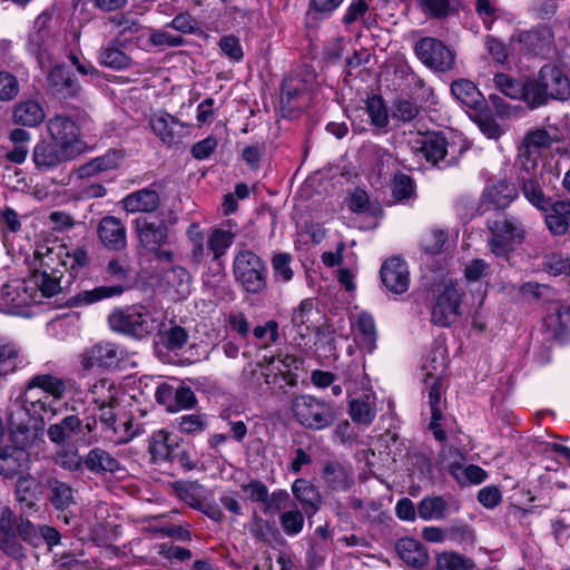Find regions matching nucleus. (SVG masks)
Returning <instances> with one entry per match:
<instances>
[{
    "instance_id": "1",
    "label": "nucleus",
    "mask_w": 570,
    "mask_h": 570,
    "mask_svg": "<svg viewBox=\"0 0 570 570\" xmlns=\"http://www.w3.org/2000/svg\"><path fill=\"white\" fill-rule=\"evenodd\" d=\"M102 278L109 284L77 293L71 297L72 305H89L122 295L132 287L130 264L125 258L110 259L102 271Z\"/></svg>"
},
{
    "instance_id": "2",
    "label": "nucleus",
    "mask_w": 570,
    "mask_h": 570,
    "mask_svg": "<svg viewBox=\"0 0 570 570\" xmlns=\"http://www.w3.org/2000/svg\"><path fill=\"white\" fill-rule=\"evenodd\" d=\"M233 275L236 283L247 294L259 295L267 288V264L258 254L248 248H240L235 254Z\"/></svg>"
},
{
    "instance_id": "3",
    "label": "nucleus",
    "mask_w": 570,
    "mask_h": 570,
    "mask_svg": "<svg viewBox=\"0 0 570 570\" xmlns=\"http://www.w3.org/2000/svg\"><path fill=\"white\" fill-rule=\"evenodd\" d=\"M291 411L295 421L304 429L321 431L336 421V411L332 403L309 394L294 395Z\"/></svg>"
},
{
    "instance_id": "4",
    "label": "nucleus",
    "mask_w": 570,
    "mask_h": 570,
    "mask_svg": "<svg viewBox=\"0 0 570 570\" xmlns=\"http://www.w3.org/2000/svg\"><path fill=\"white\" fill-rule=\"evenodd\" d=\"M135 223L140 247L159 263H173V234L164 220L150 222L147 218H138Z\"/></svg>"
},
{
    "instance_id": "5",
    "label": "nucleus",
    "mask_w": 570,
    "mask_h": 570,
    "mask_svg": "<svg viewBox=\"0 0 570 570\" xmlns=\"http://www.w3.org/2000/svg\"><path fill=\"white\" fill-rule=\"evenodd\" d=\"M117 406L99 410V438L114 444H125L144 432L142 425L136 423L131 415L118 414Z\"/></svg>"
},
{
    "instance_id": "6",
    "label": "nucleus",
    "mask_w": 570,
    "mask_h": 570,
    "mask_svg": "<svg viewBox=\"0 0 570 570\" xmlns=\"http://www.w3.org/2000/svg\"><path fill=\"white\" fill-rule=\"evenodd\" d=\"M108 323L112 331L137 338L149 335L156 327L153 315L142 306L115 309Z\"/></svg>"
},
{
    "instance_id": "7",
    "label": "nucleus",
    "mask_w": 570,
    "mask_h": 570,
    "mask_svg": "<svg viewBox=\"0 0 570 570\" xmlns=\"http://www.w3.org/2000/svg\"><path fill=\"white\" fill-rule=\"evenodd\" d=\"M487 226L491 233L488 246L497 257H508L513 250V243H521L524 238L523 225L513 216L489 220Z\"/></svg>"
},
{
    "instance_id": "8",
    "label": "nucleus",
    "mask_w": 570,
    "mask_h": 570,
    "mask_svg": "<svg viewBox=\"0 0 570 570\" xmlns=\"http://www.w3.org/2000/svg\"><path fill=\"white\" fill-rule=\"evenodd\" d=\"M81 366L91 370L97 366L105 370H120L128 358L127 351L119 344L101 341L86 348L81 354Z\"/></svg>"
},
{
    "instance_id": "9",
    "label": "nucleus",
    "mask_w": 570,
    "mask_h": 570,
    "mask_svg": "<svg viewBox=\"0 0 570 570\" xmlns=\"http://www.w3.org/2000/svg\"><path fill=\"white\" fill-rule=\"evenodd\" d=\"M414 52L420 61L428 68L446 72L455 62V56L440 39L423 37L414 45Z\"/></svg>"
},
{
    "instance_id": "10",
    "label": "nucleus",
    "mask_w": 570,
    "mask_h": 570,
    "mask_svg": "<svg viewBox=\"0 0 570 570\" xmlns=\"http://www.w3.org/2000/svg\"><path fill=\"white\" fill-rule=\"evenodd\" d=\"M47 132L50 139L65 150L78 155L81 150V129L77 121L65 114H56L47 120Z\"/></svg>"
},
{
    "instance_id": "11",
    "label": "nucleus",
    "mask_w": 570,
    "mask_h": 570,
    "mask_svg": "<svg viewBox=\"0 0 570 570\" xmlns=\"http://www.w3.org/2000/svg\"><path fill=\"white\" fill-rule=\"evenodd\" d=\"M7 415L8 428L14 444L29 445L37 436L39 429H36L35 421L20 396L10 402Z\"/></svg>"
},
{
    "instance_id": "12",
    "label": "nucleus",
    "mask_w": 570,
    "mask_h": 570,
    "mask_svg": "<svg viewBox=\"0 0 570 570\" xmlns=\"http://www.w3.org/2000/svg\"><path fill=\"white\" fill-rule=\"evenodd\" d=\"M463 292L455 284H448L439 293L431 309V322L440 327L453 324L460 315Z\"/></svg>"
},
{
    "instance_id": "13",
    "label": "nucleus",
    "mask_w": 570,
    "mask_h": 570,
    "mask_svg": "<svg viewBox=\"0 0 570 570\" xmlns=\"http://www.w3.org/2000/svg\"><path fill=\"white\" fill-rule=\"evenodd\" d=\"M411 151L432 166H439L448 155V139L442 131L417 132L409 141Z\"/></svg>"
},
{
    "instance_id": "14",
    "label": "nucleus",
    "mask_w": 570,
    "mask_h": 570,
    "mask_svg": "<svg viewBox=\"0 0 570 570\" xmlns=\"http://www.w3.org/2000/svg\"><path fill=\"white\" fill-rule=\"evenodd\" d=\"M553 41L554 35L547 26L517 31L511 36V42L518 43L520 51L532 56H547L551 51Z\"/></svg>"
},
{
    "instance_id": "15",
    "label": "nucleus",
    "mask_w": 570,
    "mask_h": 570,
    "mask_svg": "<svg viewBox=\"0 0 570 570\" xmlns=\"http://www.w3.org/2000/svg\"><path fill=\"white\" fill-rule=\"evenodd\" d=\"M149 125L154 134L168 147L178 144L188 128L187 124L165 110L153 112Z\"/></svg>"
},
{
    "instance_id": "16",
    "label": "nucleus",
    "mask_w": 570,
    "mask_h": 570,
    "mask_svg": "<svg viewBox=\"0 0 570 570\" xmlns=\"http://www.w3.org/2000/svg\"><path fill=\"white\" fill-rule=\"evenodd\" d=\"M75 157L76 155L69 150H65L60 145L52 140H39L32 150L33 165L40 173L50 171Z\"/></svg>"
},
{
    "instance_id": "17",
    "label": "nucleus",
    "mask_w": 570,
    "mask_h": 570,
    "mask_svg": "<svg viewBox=\"0 0 570 570\" xmlns=\"http://www.w3.org/2000/svg\"><path fill=\"white\" fill-rule=\"evenodd\" d=\"M16 513L11 508H0V551L19 560L26 557V549L14 530Z\"/></svg>"
},
{
    "instance_id": "18",
    "label": "nucleus",
    "mask_w": 570,
    "mask_h": 570,
    "mask_svg": "<svg viewBox=\"0 0 570 570\" xmlns=\"http://www.w3.org/2000/svg\"><path fill=\"white\" fill-rule=\"evenodd\" d=\"M321 479L331 492H347L355 483L353 468L338 460H326L323 463Z\"/></svg>"
},
{
    "instance_id": "19",
    "label": "nucleus",
    "mask_w": 570,
    "mask_h": 570,
    "mask_svg": "<svg viewBox=\"0 0 570 570\" xmlns=\"http://www.w3.org/2000/svg\"><path fill=\"white\" fill-rule=\"evenodd\" d=\"M318 315L320 311L315 307L312 298L303 299L298 307L293 311L291 323L296 335L299 336L298 345H306L311 334L318 332L315 320Z\"/></svg>"
},
{
    "instance_id": "20",
    "label": "nucleus",
    "mask_w": 570,
    "mask_h": 570,
    "mask_svg": "<svg viewBox=\"0 0 570 570\" xmlns=\"http://www.w3.org/2000/svg\"><path fill=\"white\" fill-rule=\"evenodd\" d=\"M381 281L386 289L394 294H402L409 289L410 273L406 263L400 257L386 259L380 271Z\"/></svg>"
},
{
    "instance_id": "21",
    "label": "nucleus",
    "mask_w": 570,
    "mask_h": 570,
    "mask_svg": "<svg viewBox=\"0 0 570 570\" xmlns=\"http://www.w3.org/2000/svg\"><path fill=\"white\" fill-rule=\"evenodd\" d=\"M47 82L51 92L63 99L76 98L81 91V86L66 65L53 66L48 76Z\"/></svg>"
},
{
    "instance_id": "22",
    "label": "nucleus",
    "mask_w": 570,
    "mask_h": 570,
    "mask_svg": "<svg viewBox=\"0 0 570 570\" xmlns=\"http://www.w3.org/2000/svg\"><path fill=\"white\" fill-rule=\"evenodd\" d=\"M97 234L104 247L109 250L121 252L127 247V229L118 217H102L97 226Z\"/></svg>"
},
{
    "instance_id": "23",
    "label": "nucleus",
    "mask_w": 570,
    "mask_h": 570,
    "mask_svg": "<svg viewBox=\"0 0 570 570\" xmlns=\"http://www.w3.org/2000/svg\"><path fill=\"white\" fill-rule=\"evenodd\" d=\"M539 75L551 100L566 101L570 98V79L567 73L554 65H543Z\"/></svg>"
},
{
    "instance_id": "24",
    "label": "nucleus",
    "mask_w": 570,
    "mask_h": 570,
    "mask_svg": "<svg viewBox=\"0 0 570 570\" xmlns=\"http://www.w3.org/2000/svg\"><path fill=\"white\" fill-rule=\"evenodd\" d=\"M50 261H53V258L48 249V254L40 258L39 268L32 274L35 285L46 297H52L61 292L60 278L62 277V272L52 267Z\"/></svg>"
},
{
    "instance_id": "25",
    "label": "nucleus",
    "mask_w": 570,
    "mask_h": 570,
    "mask_svg": "<svg viewBox=\"0 0 570 570\" xmlns=\"http://www.w3.org/2000/svg\"><path fill=\"white\" fill-rule=\"evenodd\" d=\"M27 445L16 444L0 450V475L12 479L28 469L30 455Z\"/></svg>"
},
{
    "instance_id": "26",
    "label": "nucleus",
    "mask_w": 570,
    "mask_h": 570,
    "mask_svg": "<svg viewBox=\"0 0 570 570\" xmlns=\"http://www.w3.org/2000/svg\"><path fill=\"white\" fill-rule=\"evenodd\" d=\"M48 439L51 443L65 446L82 435V421L78 415L70 414L59 422L50 424L47 430Z\"/></svg>"
},
{
    "instance_id": "27",
    "label": "nucleus",
    "mask_w": 570,
    "mask_h": 570,
    "mask_svg": "<svg viewBox=\"0 0 570 570\" xmlns=\"http://www.w3.org/2000/svg\"><path fill=\"white\" fill-rule=\"evenodd\" d=\"M88 395L97 411L104 407L119 406L120 387L112 379L100 377L88 383Z\"/></svg>"
},
{
    "instance_id": "28",
    "label": "nucleus",
    "mask_w": 570,
    "mask_h": 570,
    "mask_svg": "<svg viewBox=\"0 0 570 570\" xmlns=\"http://www.w3.org/2000/svg\"><path fill=\"white\" fill-rule=\"evenodd\" d=\"M309 95L299 80L287 78L283 81L281 87V104L283 111L288 114L302 111L307 107Z\"/></svg>"
},
{
    "instance_id": "29",
    "label": "nucleus",
    "mask_w": 570,
    "mask_h": 570,
    "mask_svg": "<svg viewBox=\"0 0 570 570\" xmlns=\"http://www.w3.org/2000/svg\"><path fill=\"white\" fill-rule=\"evenodd\" d=\"M48 490V501L57 511L66 512L70 507L76 505V490L69 484L56 476L46 479Z\"/></svg>"
},
{
    "instance_id": "30",
    "label": "nucleus",
    "mask_w": 570,
    "mask_h": 570,
    "mask_svg": "<svg viewBox=\"0 0 570 570\" xmlns=\"http://www.w3.org/2000/svg\"><path fill=\"white\" fill-rule=\"evenodd\" d=\"M517 196L518 190L514 184L507 179H499L485 187L482 199L494 209H505Z\"/></svg>"
},
{
    "instance_id": "31",
    "label": "nucleus",
    "mask_w": 570,
    "mask_h": 570,
    "mask_svg": "<svg viewBox=\"0 0 570 570\" xmlns=\"http://www.w3.org/2000/svg\"><path fill=\"white\" fill-rule=\"evenodd\" d=\"M14 495L24 508L33 509L43 497V484L30 473L20 475L14 485Z\"/></svg>"
},
{
    "instance_id": "32",
    "label": "nucleus",
    "mask_w": 570,
    "mask_h": 570,
    "mask_svg": "<svg viewBox=\"0 0 570 570\" xmlns=\"http://www.w3.org/2000/svg\"><path fill=\"white\" fill-rule=\"evenodd\" d=\"M395 551L400 559L409 567L420 569L429 562V553L425 547L415 539L402 538L397 540Z\"/></svg>"
},
{
    "instance_id": "33",
    "label": "nucleus",
    "mask_w": 570,
    "mask_h": 570,
    "mask_svg": "<svg viewBox=\"0 0 570 570\" xmlns=\"http://www.w3.org/2000/svg\"><path fill=\"white\" fill-rule=\"evenodd\" d=\"M121 204L128 213H153L159 207L160 197L155 189L142 188L127 195Z\"/></svg>"
},
{
    "instance_id": "34",
    "label": "nucleus",
    "mask_w": 570,
    "mask_h": 570,
    "mask_svg": "<svg viewBox=\"0 0 570 570\" xmlns=\"http://www.w3.org/2000/svg\"><path fill=\"white\" fill-rule=\"evenodd\" d=\"M30 412L32 420L35 421L36 429L42 430L45 420H51L57 415V410L48 402V396L36 397L33 392L24 389L19 395Z\"/></svg>"
},
{
    "instance_id": "35",
    "label": "nucleus",
    "mask_w": 570,
    "mask_h": 570,
    "mask_svg": "<svg viewBox=\"0 0 570 570\" xmlns=\"http://www.w3.org/2000/svg\"><path fill=\"white\" fill-rule=\"evenodd\" d=\"M293 495L307 515H313L320 509L322 503L321 494L317 488L306 479H297L292 484Z\"/></svg>"
},
{
    "instance_id": "36",
    "label": "nucleus",
    "mask_w": 570,
    "mask_h": 570,
    "mask_svg": "<svg viewBox=\"0 0 570 570\" xmlns=\"http://www.w3.org/2000/svg\"><path fill=\"white\" fill-rule=\"evenodd\" d=\"M45 118V110L37 100L28 99L13 107L12 120L16 125L33 128L39 126Z\"/></svg>"
},
{
    "instance_id": "37",
    "label": "nucleus",
    "mask_w": 570,
    "mask_h": 570,
    "mask_svg": "<svg viewBox=\"0 0 570 570\" xmlns=\"http://www.w3.org/2000/svg\"><path fill=\"white\" fill-rule=\"evenodd\" d=\"M348 414L354 423L370 425L376 416V397L373 393H364L348 403Z\"/></svg>"
},
{
    "instance_id": "38",
    "label": "nucleus",
    "mask_w": 570,
    "mask_h": 570,
    "mask_svg": "<svg viewBox=\"0 0 570 570\" xmlns=\"http://www.w3.org/2000/svg\"><path fill=\"white\" fill-rule=\"evenodd\" d=\"M83 465L95 474L116 473L121 470L119 461L101 448L91 449L83 458Z\"/></svg>"
},
{
    "instance_id": "39",
    "label": "nucleus",
    "mask_w": 570,
    "mask_h": 570,
    "mask_svg": "<svg viewBox=\"0 0 570 570\" xmlns=\"http://www.w3.org/2000/svg\"><path fill=\"white\" fill-rule=\"evenodd\" d=\"M120 155L116 150H109L102 156L96 157L79 166L75 174L79 179L91 178L100 173L116 169L119 165Z\"/></svg>"
},
{
    "instance_id": "40",
    "label": "nucleus",
    "mask_w": 570,
    "mask_h": 570,
    "mask_svg": "<svg viewBox=\"0 0 570 570\" xmlns=\"http://www.w3.org/2000/svg\"><path fill=\"white\" fill-rule=\"evenodd\" d=\"M570 306L560 305L556 313L550 314L544 320V327L550 336L559 342H566L570 338Z\"/></svg>"
},
{
    "instance_id": "41",
    "label": "nucleus",
    "mask_w": 570,
    "mask_h": 570,
    "mask_svg": "<svg viewBox=\"0 0 570 570\" xmlns=\"http://www.w3.org/2000/svg\"><path fill=\"white\" fill-rule=\"evenodd\" d=\"M448 471L461 487L481 484L488 478L487 471L475 464L464 466L459 462H452L448 465Z\"/></svg>"
},
{
    "instance_id": "42",
    "label": "nucleus",
    "mask_w": 570,
    "mask_h": 570,
    "mask_svg": "<svg viewBox=\"0 0 570 570\" xmlns=\"http://www.w3.org/2000/svg\"><path fill=\"white\" fill-rule=\"evenodd\" d=\"M177 443L171 439L170 434L165 430H158L153 433L148 452L155 463L169 461Z\"/></svg>"
},
{
    "instance_id": "43",
    "label": "nucleus",
    "mask_w": 570,
    "mask_h": 570,
    "mask_svg": "<svg viewBox=\"0 0 570 570\" xmlns=\"http://www.w3.org/2000/svg\"><path fill=\"white\" fill-rule=\"evenodd\" d=\"M541 77L530 78L523 81L522 96L520 100L524 101L530 109H537L546 106L550 100V96L542 85Z\"/></svg>"
},
{
    "instance_id": "44",
    "label": "nucleus",
    "mask_w": 570,
    "mask_h": 570,
    "mask_svg": "<svg viewBox=\"0 0 570 570\" xmlns=\"http://www.w3.org/2000/svg\"><path fill=\"white\" fill-rule=\"evenodd\" d=\"M98 60L100 65L114 70H122L132 65V59L115 41L100 49Z\"/></svg>"
},
{
    "instance_id": "45",
    "label": "nucleus",
    "mask_w": 570,
    "mask_h": 570,
    "mask_svg": "<svg viewBox=\"0 0 570 570\" xmlns=\"http://www.w3.org/2000/svg\"><path fill=\"white\" fill-rule=\"evenodd\" d=\"M33 392L35 389H40L53 400H61L66 393V383L51 374H38L32 376L26 384V387Z\"/></svg>"
},
{
    "instance_id": "46",
    "label": "nucleus",
    "mask_w": 570,
    "mask_h": 570,
    "mask_svg": "<svg viewBox=\"0 0 570 570\" xmlns=\"http://www.w3.org/2000/svg\"><path fill=\"white\" fill-rule=\"evenodd\" d=\"M391 194L395 202L407 204L416 198L414 179L402 171H396L391 178Z\"/></svg>"
},
{
    "instance_id": "47",
    "label": "nucleus",
    "mask_w": 570,
    "mask_h": 570,
    "mask_svg": "<svg viewBox=\"0 0 570 570\" xmlns=\"http://www.w3.org/2000/svg\"><path fill=\"white\" fill-rule=\"evenodd\" d=\"M22 362L20 347L8 338L0 337V375L13 373Z\"/></svg>"
},
{
    "instance_id": "48",
    "label": "nucleus",
    "mask_w": 570,
    "mask_h": 570,
    "mask_svg": "<svg viewBox=\"0 0 570 570\" xmlns=\"http://www.w3.org/2000/svg\"><path fill=\"white\" fill-rule=\"evenodd\" d=\"M227 229H213L207 239V247L213 253L214 259L223 257L235 240L236 232L233 230L230 220L227 223Z\"/></svg>"
},
{
    "instance_id": "49",
    "label": "nucleus",
    "mask_w": 570,
    "mask_h": 570,
    "mask_svg": "<svg viewBox=\"0 0 570 570\" xmlns=\"http://www.w3.org/2000/svg\"><path fill=\"white\" fill-rule=\"evenodd\" d=\"M165 284L171 288L177 298H185L190 293L191 276L181 266H173L164 273Z\"/></svg>"
},
{
    "instance_id": "50",
    "label": "nucleus",
    "mask_w": 570,
    "mask_h": 570,
    "mask_svg": "<svg viewBox=\"0 0 570 570\" xmlns=\"http://www.w3.org/2000/svg\"><path fill=\"white\" fill-rule=\"evenodd\" d=\"M541 178L525 176L520 183L524 197L540 210L547 212L551 206V198L543 193L540 184Z\"/></svg>"
},
{
    "instance_id": "51",
    "label": "nucleus",
    "mask_w": 570,
    "mask_h": 570,
    "mask_svg": "<svg viewBox=\"0 0 570 570\" xmlns=\"http://www.w3.org/2000/svg\"><path fill=\"white\" fill-rule=\"evenodd\" d=\"M448 510L449 504L441 495L424 497L417 504L419 517L423 520H443Z\"/></svg>"
},
{
    "instance_id": "52",
    "label": "nucleus",
    "mask_w": 570,
    "mask_h": 570,
    "mask_svg": "<svg viewBox=\"0 0 570 570\" xmlns=\"http://www.w3.org/2000/svg\"><path fill=\"white\" fill-rule=\"evenodd\" d=\"M452 95L468 107H475L479 104L480 91L475 85L465 79L455 80L451 85Z\"/></svg>"
},
{
    "instance_id": "53",
    "label": "nucleus",
    "mask_w": 570,
    "mask_h": 570,
    "mask_svg": "<svg viewBox=\"0 0 570 570\" xmlns=\"http://www.w3.org/2000/svg\"><path fill=\"white\" fill-rule=\"evenodd\" d=\"M304 513L295 508L279 514V524L287 537H295L302 532L305 522Z\"/></svg>"
},
{
    "instance_id": "54",
    "label": "nucleus",
    "mask_w": 570,
    "mask_h": 570,
    "mask_svg": "<svg viewBox=\"0 0 570 570\" xmlns=\"http://www.w3.org/2000/svg\"><path fill=\"white\" fill-rule=\"evenodd\" d=\"M46 19L47 18L38 17L35 23L38 29L29 36V50L39 57L47 51L50 41V32L43 26Z\"/></svg>"
},
{
    "instance_id": "55",
    "label": "nucleus",
    "mask_w": 570,
    "mask_h": 570,
    "mask_svg": "<svg viewBox=\"0 0 570 570\" xmlns=\"http://www.w3.org/2000/svg\"><path fill=\"white\" fill-rule=\"evenodd\" d=\"M493 83L494 87L504 96L514 100H520L523 82L507 73L500 72L494 75Z\"/></svg>"
},
{
    "instance_id": "56",
    "label": "nucleus",
    "mask_w": 570,
    "mask_h": 570,
    "mask_svg": "<svg viewBox=\"0 0 570 570\" xmlns=\"http://www.w3.org/2000/svg\"><path fill=\"white\" fill-rule=\"evenodd\" d=\"M366 110L372 125L384 128L389 124V112L382 97L373 95L366 99Z\"/></svg>"
},
{
    "instance_id": "57",
    "label": "nucleus",
    "mask_w": 570,
    "mask_h": 570,
    "mask_svg": "<svg viewBox=\"0 0 570 570\" xmlns=\"http://www.w3.org/2000/svg\"><path fill=\"white\" fill-rule=\"evenodd\" d=\"M272 268L274 273V279L276 282L288 283L294 276V272L291 267L292 255L287 253H277L272 257Z\"/></svg>"
},
{
    "instance_id": "58",
    "label": "nucleus",
    "mask_w": 570,
    "mask_h": 570,
    "mask_svg": "<svg viewBox=\"0 0 570 570\" xmlns=\"http://www.w3.org/2000/svg\"><path fill=\"white\" fill-rule=\"evenodd\" d=\"M539 156L533 150H525L523 147L520 148L519 161H520V171H519V180H523L525 176L532 177H543L542 169L538 170Z\"/></svg>"
},
{
    "instance_id": "59",
    "label": "nucleus",
    "mask_w": 570,
    "mask_h": 570,
    "mask_svg": "<svg viewBox=\"0 0 570 570\" xmlns=\"http://www.w3.org/2000/svg\"><path fill=\"white\" fill-rule=\"evenodd\" d=\"M247 529L253 538L262 542H271L274 535L272 523L263 519L257 512L252 514Z\"/></svg>"
},
{
    "instance_id": "60",
    "label": "nucleus",
    "mask_w": 570,
    "mask_h": 570,
    "mask_svg": "<svg viewBox=\"0 0 570 570\" xmlns=\"http://www.w3.org/2000/svg\"><path fill=\"white\" fill-rule=\"evenodd\" d=\"M242 377L244 384L255 391H263L264 385H269L268 368L259 363L255 364V367L250 368L248 372L244 370Z\"/></svg>"
},
{
    "instance_id": "61",
    "label": "nucleus",
    "mask_w": 570,
    "mask_h": 570,
    "mask_svg": "<svg viewBox=\"0 0 570 570\" xmlns=\"http://www.w3.org/2000/svg\"><path fill=\"white\" fill-rule=\"evenodd\" d=\"M473 563L455 552H443L436 558L438 570H472Z\"/></svg>"
},
{
    "instance_id": "62",
    "label": "nucleus",
    "mask_w": 570,
    "mask_h": 570,
    "mask_svg": "<svg viewBox=\"0 0 570 570\" xmlns=\"http://www.w3.org/2000/svg\"><path fill=\"white\" fill-rule=\"evenodd\" d=\"M420 114V107L410 99H396L392 107V118L402 122L414 120Z\"/></svg>"
},
{
    "instance_id": "63",
    "label": "nucleus",
    "mask_w": 570,
    "mask_h": 570,
    "mask_svg": "<svg viewBox=\"0 0 570 570\" xmlns=\"http://www.w3.org/2000/svg\"><path fill=\"white\" fill-rule=\"evenodd\" d=\"M554 139L544 128H534L530 130L523 138L522 146L525 150L549 148Z\"/></svg>"
},
{
    "instance_id": "64",
    "label": "nucleus",
    "mask_w": 570,
    "mask_h": 570,
    "mask_svg": "<svg viewBox=\"0 0 570 570\" xmlns=\"http://www.w3.org/2000/svg\"><path fill=\"white\" fill-rule=\"evenodd\" d=\"M177 428L180 432L186 434H197L203 432L207 422L202 414H186L176 419Z\"/></svg>"
}]
</instances>
